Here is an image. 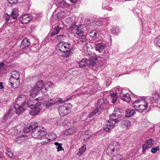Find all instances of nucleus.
Segmentation results:
<instances>
[{
  "instance_id": "09e8293b",
  "label": "nucleus",
  "mask_w": 160,
  "mask_h": 160,
  "mask_svg": "<svg viewBox=\"0 0 160 160\" xmlns=\"http://www.w3.org/2000/svg\"><path fill=\"white\" fill-rule=\"evenodd\" d=\"M18 0H7L8 2L11 4H15L18 1Z\"/></svg>"
},
{
  "instance_id": "dca6fc26",
  "label": "nucleus",
  "mask_w": 160,
  "mask_h": 160,
  "mask_svg": "<svg viewBox=\"0 0 160 160\" xmlns=\"http://www.w3.org/2000/svg\"><path fill=\"white\" fill-rule=\"evenodd\" d=\"M106 47L105 44L103 43H97L95 45V48L97 51H98L99 52H101Z\"/></svg>"
},
{
  "instance_id": "7c9ffc66",
  "label": "nucleus",
  "mask_w": 160,
  "mask_h": 160,
  "mask_svg": "<svg viewBox=\"0 0 160 160\" xmlns=\"http://www.w3.org/2000/svg\"><path fill=\"white\" fill-rule=\"evenodd\" d=\"M77 29H75L76 34L78 36H81L83 35L84 32V29L83 28H79V27H77Z\"/></svg>"
},
{
  "instance_id": "8fccbe9b",
  "label": "nucleus",
  "mask_w": 160,
  "mask_h": 160,
  "mask_svg": "<svg viewBox=\"0 0 160 160\" xmlns=\"http://www.w3.org/2000/svg\"><path fill=\"white\" fill-rule=\"evenodd\" d=\"M21 137H18L17 138H16L15 140V142L17 143L20 144L22 142L21 140Z\"/></svg>"
},
{
  "instance_id": "de8ad7c7",
  "label": "nucleus",
  "mask_w": 160,
  "mask_h": 160,
  "mask_svg": "<svg viewBox=\"0 0 160 160\" xmlns=\"http://www.w3.org/2000/svg\"><path fill=\"white\" fill-rule=\"evenodd\" d=\"M65 100H63L62 98H60L58 99V100L57 101H55V102H57V105L58 104H61L64 102H66Z\"/></svg>"
},
{
  "instance_id": "338daca9",
  "label": "nucleus",
  "mask_w": 160,
  "mask_h": 160,
  "mask_svg": "<svg viewBox=\"0 0 160 160\" xmlns=\"http://www.w3.org/2000/svg\"><path fill=\"white\" fill-rule=\"evenodd\" d=\"M110 121V120H108V122H110V121Z\"/></svg>"
},
{
  "instance_id": "f257e3e1",
  "label": "nucleus",
  "mask_w": 160,
  "mask_h": 160,
  "mask_svg": "<svg viewBox=\"0 0 160 160\" xmlns=\"http://www.w3.org/2000/svg\"><path fill=\"white\" fill-rule=\"evenodd\" d=\"M26 96L23 94L20 95L16 99L14 108L16 113L20 115L25 110V108L30 107L31 110L29 113L31 115L34 116L38 114L40 112V109L37 107L41 105V100L38 98L34 99L32 102L29 101H25Z\"/></svg>"
},
{
  "instance_id": "bf43d9fd",
  "label": "nucleus",
  "mask_w": 160,
  "mask_h": 160,
  "mask_svg": "<svg viewBox=\"0 0 160 160\" xmlns=\"http://www.w3.org/2000/svg\"><path fill=\"white\" fill-rule=\"evenodd\" d=\"M83 140L84 141H87L89 139H87V136H84V134L82 136Z\"/></svg>"
},
{
  "instance_id": "473e14b6",
  "label": "nucleus",
  "mask_w": 160,
  "mask_h": 160,
  "mask_svg": "<svg viewBox=\"0 0 160 160\" xmlns=\"http://www.w3.org/2000/svg\"><path fill=\"white\" fill-rule=\"evenodd\" d=\"M44 85L43 81L40 80L38 81L36 84L35 86L36 87L39 88L41 90L43 87Z\"/></svg>"
},
{
  "instance_id": "e2e57ef3",
  "label": "nucleus",
  "mask_w": 160,
  "mask_h": 160,
  "mask_svg": "<svg viewBox=\"0 0 160 160\" xmlns=\"http://www.w3.org/2000/svg\"><path fill=\"white\" fill-rule=\"evenodd\" d=\"M72 2L75 3L76 2L77 0H69Z\"/></svg>"
},
{
  "instance_id": "3c124183",
  "label": "nucleus",
  "mask_w": 160,
  "mask_h": 160,
  "mask_svg": "<svg viewBox=\"0 0 160 160\" xmlns=\"http://www.w3.org/2000/svg\"><path fill=\"white\" fill-rule=\"evenodd\" d=\"M119 145V142L116 141H113L112 142H111V146H115L116 147Z\"/></svg>"
},
{
  "instance_id": "49530a36",
  "label": "nucleus",
  "mask_w": 160,
  "mask_h": 160,
  "mask_svg": "<svg viewBox=\"0 0 160 160\" xmlns=\"http://www.w3.org/2000/svg\"><path fill=\"white\" fill-rule=\"evenodd\" d=\"M53 85L52 83L50 81H48L46 82L44 86H46L48 88L51 87Z\"/></svg>"
},
{
  "instance_id": "4d7b16f0",
  "label": "nucleus",
  "mask_w": 160,
  "mask_h": 160,
  "mask_svg": "<svg viewBox=\"0 0 160 160\" xmlns=\"http://www.w3.org/2000/svg\"><path fill=\"white\" fill-rule=\"evenodd\" d=\"M75 98H76L75 96H74V95H73V96H72L69 97V98H67V99L65 100V101H68L69 100L74 99Z\"/></svg>"
},
{
  "instance_id": "a878e982",
  "label": "nucleus",
  "mask_w": 160,
  "mask_h": 160,
  "mask_svg": "<svg viewBox=\"0 0 160 160\" xmlns=\"http://www.w3.org/2000/svg\"><path fill=\"white\" fill-rule=\"evenodd\" d=\"M4 19L6 21L5 23H13V22H12V18L11 17L10 15L6 13L4 16Z\"/></svg>"
},
{
  "instance_id": "f8f14e48",
  "label": "nucleus",
  "mask_w": 160,
  "mask_h": 160,
  "mask_svg": "<svg viewBox=\"0 0 160 160\" xmlns=\"http://www.w3.org/2000/svg\"><path fill=\"white\" fill-rule=\"evenodd\" d=\"M32 20L30 16L28 14H25L22 16L20 18V22L22 24H27Z\"/></svg>"
},
{
  "instance_id": "9b49d317",
  "label": "nucleus",
  "mask_w": 160,
  "mask_h": 160,
  "mask_svg": "<svg viewBox=\"0 0 160 160\" xmlns=\"http://www.w3.org/2000/svg\"><path fill=\"white\" fill-rule=\"evenodd\" d=\"M63 42H60L58 43L56 47V49L59 53L62 52V54H64L65 50L64 48Z\"/></svg>"
},
{
  "instance_id": "0e129e2a",
  "label": "nucleus",
  "mask_w": 160,
  "mask_h": 160,
  "mask_svg": "<svg viewBox=\"0 0 160 160\" xmlns=\"http://www.w3.org/2000/svg\"><path fill=\"white\" fill-rule=\"evenodd\" d=\"M112 152H114L115 151V149L114 148H112Z\"/></svg>"
},
{
  "instance_id": "9d476101",
  "label": "nucleus",
  "mask_w": 160,
  "mask_h": 160,
  "mask_svg": "<svg viewBox=\"0 0 160 160\" xmlns=\"http://www.w3.org/2000/svg\"><path fill=\"white\" fill-rule=\"evenodd\" d=\"M105 106V103L104 99L103 98H100L98 101L96 108L99 111L104 109Z\"/></svg>"
},
{
  "instance_id": "412c9836",
  "label": "nucleus",
  "mask_w": 160,
  "mask_h": 160,
  "mask_svg": "<svg viewBox=\"0 0 160 160\" xmlns=\"http://www.w3.org/2000/svg\"><path fill=\"white\" fill-rule=\"evenodd\" d=\"M88 33H89L90 36L91 38L94 40H97V37H96L97 34V32L96 30H92L91 31H89Z\"/></svg>"
},
{
  "instance_id": "f704fd0d",
  "label": "nucleus",
  "mask_w": 160,
  "mask_h": 160,
  "mask_svg": "<svg viewBox=\"0 0 160 160\" xmlns=\"http://www.w3.org/2000/svg\"><path fill=\"white\" fill-rule=\"evenodd\" d=\"M110 2L108 1H106L102 3V8L103 9L109 10L110 8L109 6Z\"/></svg>"
},
{
  "instance_id": "13d9d810",
  "label": "nucleus",
  "mask_w": 160,
  "mask_h": 160,
  "mask_svg": "<svg viewBox=\"0 0 160 160\" xmlns=\"http://www.w3.org/2000/svg\"><path fill=\"white\" fill-rule=\"evenodd\" d=\"M5 65V63L4 62H2L0 63V70Z\"/></svg>"
},
{
  "instance_id": "b1692460",
  "label": "nucleus",
  "mask_w": 160,
  "mask_h": 160,
  "mask_svg": "<svg viewBox=\"0 0 160 160\" xmlns=\"http://www.w3.org/2000/svg\"><path fill=\"white\" fill-rule=\"evenodd\" d=\"M18 15L19 14L18 9L16 8H14L11 14V18H12V19L13 18L14 19H16L18 17Z\"/></svg>"
},
{
  "instance_id": "2eb2a0df",
  "label": "nucleus",
  "mask_w": 160,
  "mask_h": 160,
  "mask_svg": "<svg viewBox=\"0 0 160 160\" xmlns=\"http://www.w3.org/2000/svg\"><path fill=\"white\" fill-rule=\"evenodd\" d=\"M41 90L39 88H37L34 86L30 91V96L32 97H33L38 95L39 94Z\"/></svg>"
},
{
  "instance_id": "864d4df0",
  "label": "nucleus",
  "mask_w": 160,
  "mask_h": 160,
  "mask_svg": "<svg viewBox=\"0 0 160 160\" xmlns=\"http://www.w3.org/2000/svg\"><path fill=\"white\" fill-rule=\"evenodd\" d=\"M84 146H82V149L81 150H80L79 152L80 153V154H82L84 152H85L86 150V147L84 148Z\"/></svg>"
},
{
  "instance_id": "423d86ee",
  "label": "nucleus",
  "mask_w": 160,
  "mask_h": 160,
  "mask_svg": "<svg viewBox=\"0 0 160 160\" xmlns=\"http://www.w3.org/2000/svg\"><path fill=\"white\" fill-rule=\"evenodd\" d=\"M72 105L70 103L64 104L59 108L58 109L59 113L61 116H64L69 113L68 111H70Z\"/></svg>"
},
{
  "instance_id": "ddd939ff",
  "label": "nucleus",
  "mask_w": 160,
  "mask_h": 160,
  "mask_svg": "<svg viewBox=\"0 0 160 160\" xmlns=\"http://www.w3.org/2000/svg\"><path fill=\"white\" fill-rule=\"evenodd\" d=\"M98 58L97 57H91L89 59H88L87 62L88 64V66L93 67L98 62Z\"/></svg>"
},
{
  "instance_id": "052dcab7",
  "label": "nucleus",
  "mask_w": 160,
  "mask_h": 160,
  "mask_svg": "<svg viewBox=\"0 0 160 160\" xmlns=\"http://www.w3.org/2000/svg\"><path fill=\"white\" fill-rule=\"evenodd\" d=\"M84 136H87V139H89L91 137V135L87 133L84 134Z\"/></svg>"
},
{
  "instance_id": "72a5a7b5",
  "label": "nucleus",
  "mask_w": 160,
  "mask_h": 160,
  "mask_svg": "<svg viewBox=\"0 0 160 160\" xmlns=\"http://www.w3.org/2000/svg\"><path fill=\"white\" fill-rule=\"evenodd\" d=\"M13 109L12 108H11L8 111L7 113L4 115L3 117V119L5 120H7L8 117L12 115V113H11V111Z\"/></svg>"
},
{
  "instance_id": "4be33fe9",
  "label": "nucleus",
  "mask_w": 160,
  "mask_h": 160,
  "mask_svg": "<svg viewBox=\"0 0 160 160\" xmlns=\"http://www.w3.org/2000/svg\"><path fill=\"white\" fill-rule=\"evenodd\" d=\"M111 31L113 34L117 36L120 32V31L118 27L114 26L112 27Z\"/></svg>"
},
{
  "instance_id": "603ef678",
  "label": "nucleus",
  "mask_w": 160,
  "mask_h": 160,
  "mask_svg": "<svg viewBox=\"0 0 160 160\" xmlns=\"http://www.w3.org/2000/svg\"><path fill=\"white\" fill-rule=\"evenodd\" d=\"M96 24L97 25H98V26H102L103 25V23L102 22L100 21H98L96 23Z\"/></svg>"
},
{
  "instance_id": "a19ab883",
  "label": "nucleus",
  "mask_w": 160,
  "mask_h": 160,
  "mask_svg": "<svg viewBox=\"0 0 160 160\" xmlns=\"http://www.w3.org/2000/svg\"><path fill=\"white\" fill-rule=\"evenodd\" d=\"M99 111L96 108V109L89 114L88 118H91L92 116H94Z\"/></svg>"
},
{
  "instance_id": "58836bf2",
  "label": "nucleus",
  "mask_w": 160,
  "mask_h": 160,
  "mask_svg": "<svg viewBox=\"0 0 160 160\" xmlns=\"http://www.w3.org/2000/svg\"><path fill=\"white\" fill-rule=\"evenodd\" d=\"M81 38H79L80 41L82 43H85L87 41V39L85 35H82L81 36Z\"/></svg>"
},
{
  "instance_id": "c03bdc74",
  "label": "nucleus",
  "mask_w": 160,
  "mask_h": 160,
  "mask_svg": "<svg viewBox=\"0 0 160 160\" xmlns=\"http://www.w3.org/2000/svg\"><path fill=\"white\" fill-rule=\"evenodd\" d=\"M82 26V25L81 24L77 25H76L75 24H74L73 25H72L70 29L71 30H73L74 29L75 30V29H77V28H78L77 27H79V28H82L81 26Z\"/></svg>"
},
{
  "instance_id": "20e7f679",
  "label": "nucleus",
  "mask_w": 160,
  "mask_h": 160,
  "mask_svg": "<svg viewBox=\"0 0 160 160\" xmlns=\"http://www.w3.org/2000/svg\"><path fill=\"white\" fill-rule=\"evenodd\" d=\"M145 98H141V99L136 100L132 103V107L139 112H142L147 109L149 103L146 101ZM146 98L147 99V97Z\"/></svg>"
},
{
  "instance_id": "2f4dec72",
  "label": "nucleus",
  "mask_w": 160,
  "mask_h": 160,
  "mask_svg": "<svg viewBox=\"0 0 160 160\" xmlns=\"http://www.w3.org/2000/svg\"><path fill=\"white\" fill-rule=\"evenodd\" d=\"M65 12H66L65 11H60V12H59L56 14V16L58 18L60 19L63 18L64 17H66V16L65 15Z\"/></svg>"
},
{
  "instance_id": "a18cd8bd",
  "label": "nucleus",
  "mask_w": 160,
  "mask_h": 160,
  "mask_svg": "<svg viewBox=\"0 0 160 160\" xmlns=\"http://www.w3.org/2000/svg\"><path fill=\"white\" fill-rule=\"evenodd\" d=\"M159 150V147H155L153 148L151 150V152L153 153H156L157 151Z\"/></svg>"
},
{
  "instance_id": "ea45409f",
  "label": "nucleus",
  "mask_w": 160,
  "mask_h": 160,
  "mask_svg": "<svg viewBox=\"0 0 160 160\" xmlns=\"http://www.w3.org/2000/svg\"><path fill=\"white\" fill-rule=\"evenodd\" d=\"M48 87L45 86H43L41 90L42 92V93L45 95H47L48 94V93H47V92L48 91Z\"/></svg>"
},
{
  "instance_id": "37998d69",
  "label": "nucleus",
  "mask_w": 160,
  "mask_h": 160,
  "mask_svg": "<svg viewBox=\"0 0 160 160\" xmlns=\"http://www.w3.org/2000/svg\"><path fill=\"white\" fill-rule=\"evenodd\" d=\"M103 129L106 132H109L110 130V124H106L103 127Z\"/></svg>"
},
{
  "instance_id": "aec40b11",
  "label": "nucleus",
  "mask_w": 160,
  "mask_h": 160,
  "mask_svg": "<svg viewBox=\"0 0 160 160\" xmlns=\"http://www.w3.org/2000/svg\"><path fill=\"white\" fill-rule=\"evenodd\" d=\"M88 59H82L79 63V66L80 68H84V67L88 66V64L87 62Z\"/></svg>"
},
{
  "instance_id": "5701e85b",
  "label": "nucleus",
  "mask_w": 160,
  "mask_h": 160,
  "mask_svg": "<svg viewBox=\"0 0 160 160\" xmlns=\"http://www.w3.org/2000/svg\"><path fill=\"white\" fill-rule=\"evenodd\" d=\"M75 130V128L74 127H71L65 131L64 134L66 135H72L74 133Z\"/></svg>"
},
{
  "instance_id": "4c0bfd02",
  "label": "nucleus",
  "mask_w": 160,
  "mask_h": 160,
  "mask_svg": "<svg viewBox=\"0 0 160 160\" xmlns=\"http://www.w3.org/2000/svg\"><path fill=\"white\" fill-rule=\"evenodd\" d=\"M54 144L56 146H57V151L58 152L61 151L62 150H64V149L62 148V144L61 143H59L58 142H56L54 143Z\"/></svg>"
},
{
  "instance_id": "79ce46f5",
  "label": "nucleus",
  "mask_w": 160,
  "mask_h": 160,
  "mask_svg": "<svg viewBox=\"0 0 160 160\" xmlns=\"http://www.w3.org/2000/svg\"><path fill=\"white\" fill-rule=\"evenodd\" d=\"M11 150L10 149L8 148L6 152V154L10 158H12L13 156V153L11 152Z\"/></svg>"
},
{
  "instance_id": "7ed1b4c3",
  "label": "nucleus",
  "mask_w": 160,
  "mask_h": 160,
  "mask_svg": "<svg viewBox=\"0 0 160 160\" xmlns=\"http://www.w3.org/2000/svg\"><path fill=\"white\" fill-rule=\"evenodd\" d=\"M41 127L38 126L37 122H32L29 123L24 127L23 131L24 132L28 133L31 132L32 137L36 139H40L39 136L40 128Z\"/></svg>"
},
{
  "instance_id": "f3484780",
  "label": "nucleus",
  "mask_w": 160,
  "mask_h": 160,
  "mask_svg": "<svg viewBox=\"0 0 160 160\" xmlns=\"http://www.w3.org/2000/svg\"><path fill=\"white\" fill-rule=\"evenodd\" d=\"M62 29V27L60 26V25L58 24L55 26L52 32L51 33V37L58 33Z\"/></svg>"
},
{
  "instance_id": "1a4fd4ad",
  "label": "nucleus",
  "mask_w": 160,
  "mask_h": 160,
  "mask_svg": "<svg viewBox=\"0 0 160 160\" xmlns=\"http://www.w3.org/2000/svg\"><path fill=\"white\" fill-rule=\"evenodd\" d=\"M154 141L152 138L147 140L142 146V152L144 153L146 150L151 148L154 144Z\"/></svg>"
},
{
  "instance_id": "5fc2aeb1",
  "label": "nucleus",
  "mask_w": 160,
  "mask_h": 160,
  "mask_svg": "<svg viewBox=\"0 0 160 160\" xmlns=\"http://www.w3.org/2000/svg\"><path fill=\"white\" fill-rule=\"evenodd\" d=\"M51 140V139H48L47 141H42L41 142V144L42 145H44L45 144H47L48 142H49V141Z\"/></svg>"
},
{
  "instance_id": "c9c22d12",
  "label": "nucleus",
  "mask_w": 160,
  "mask_h": 160,
  "mask_svg": "<svg viewBox=\"0 0 160 160\" xmlns=\"http://www.w3.org/2000/svg\"><path fill=\"white\" fill-rule=\"evenodd\" d=\"M119 112H120V110L118 108H114V110L112 113V115H111V117H116V116H118V115H119L118 113Z\"/></svg>"
},
{
  "instance_id": "4468645a",
  "label": "nucleus",
  "mask_w": 160,
  "mask_h": 160,
  "mask_svg": "<svg viewBox=\"0 0 160 160\" xmlns=\"http://www.w3.org/2000/svg\"><path fill=\"white\" fill-rule=\"evenodd\" d=\"M30 44L29 39L27 38H25L22 41L20 47L22 49H23L27 48Z\"/></svg>"
},
{
  "instance_id": "774afa93",
  "label": "nucleus",
  "mask_w": 160,
  "mask_h": 160,
  "mask_svg": "<svg viewBox=\"0 0 160 160\" xmlns=\"http://www.w3.org/2000/svg\"><path fill=\"white\" fill-rule=\"evenodd\" d=\"M12 22H14V21H13V20H12Z\"/></svg>"
},
{
  "instance_id": "0eeeda50",
  "label": "nucleus",
  "mask_w": 160,
  "mask_h": 160,
  "mask_svg": "<svg viewBox=\"0 0 160 160\" xmlns=\"http://www.w3.org/2000/svg\"><path fill=\"white\" fill-rule=\"evenodd\" d=\"M19 77L16 78L12 75L9 78V83L11 87L13 88H17L20 85Z\"/></svg>"
},
{
  "instance_id": "6e6d98bb",
  "label": "nucleus",
  "mask_w": 160,
  "mask_h": 160,
  "mask_svg": "<svg viewBox=\"0 0 160 160\" xmlns=\"http://www.w3.org/2000/svg\"><path fill=\"white\" fill-rule=\"evenodd\" d=\"M109 147L108 146L106 150L104 151V152L105 153H106L107 155L109 156L110 152H109Z\"/></svg>"
},
{
  "instance_id": "e433bc0d",
  "label": "nucleus",
  "mask_w": 160,
  "mask_h": 160,
  "mask_svg": "<svg viewBox=\"0 0 160 160\" xmlns=\"http://www.w3.org/2000/svg\"><path fill=\"white\" fill-rule=\"evenodd\" d=\"M66 39L65 35H58L57 37V39L58 41L63 42V41L65 40Z\"/></svg>"
},
{
  "instance_id": "a211bd4d",
  "label": "nucleus",
  "mask_w": 160,
  "mask_h": 160,
  "mask_svg": "<svg viewBox=\"0 0 160 160\" xmlns=\"http://www.w3.org/2000/svg\"><path fill=\"white\" fill-rule=\"evenodd\" d=\"M119 122V121L118 118H111V129L114 128L116 126H117Z\"/></svg>"
},
{
  "instance_id": "c756f323",
  "label": "nucleus",
  "mask_w": 160,
  "mask_h": 160,
  "mask_svg": "<svg viewBox=\"0 0 160 160\" xmlns=\"http://www.w3.org/2000/svg\"><path fill=\"white\" fill-rule=\"evenodd\" d=\"M152 98L155 102L157 103L159 100L160 95L158 93L156 92L152 94Z\"/></svg>"
},
{
  "instance_id": "bb28decb",
  "label": "nucleus",
  "mask_w": 160,
  "mask_h": 160,
  "mask_svg": "<svg viewBox=\"0 0 160 160\" xmlns=\"http://www.w3.org/2000/svg\"><path fill=\"white\" fill-rule=\"evenodd\" d=\"M39 133V136H40V139H42L43 138H44L45 136H46L47 134V132L45 129H44L42 128V129L40 128V131Z\"/></svg>"
},
{
  "instance_id": "39448f33",
  "label": "nucleus",
  "mask_w": 160,
  "mask_h": 160,
  "mask_svg": "<svg viewBox=\"0 0 160 160\" xmlns=\"http://www.w3.org/2000/svg\"><path fill=\"white\" fill-rule=\"evenodd\" d=\"M64 48L65 50L64 54L62 55V56L64 58H67L71 55L72 52L74 50V48L72 46L71 44L68 42H63Z\"/></svg>"
},
{
  "instance_id": "6ab92c4d",
  "label": "nucleus",
  "mask_w": 160,
  "mask_h": 160,
  "mask_svg": "<svg viewBox=\"0 0 160 160\" xmlns=\"http://www.w3.org/2000/svg\"><path fill=\"white\" fill-rule=\"evenodd\" d=\"M136 113L135 111L133 109H128L125 112V117H129Z\"/></svg>"
},
{
  "instance_id": "cd10ccee",
  "label": "nucleus",
  "mask_w": 160,
  "mask_h": 160,
  "mask_svg": "<svg viewBox=\"0 0 160 160\" xmlns=\"http://www.w3.org/2000/svg\"><path fill=\"white\" fill-rule=\"evenodd\" d=\"M57 6L58 7H60L62 8H67L68 7V4L66 2L63 0L60 2H58L57 4Z\"/></svg>"
},
{
  "instance_id": "69168bd1",
  "label": "nucleus",
  "mask_w": 160,
  "mask_h": 160,
  "mask_svg": "<svg viewBox=\"0 0 160 160\" xmlns=\"http://www.w3.org/2000/svg\"><path fill=\"white\" fill-rule=\"evenodd\" d=\"M88 21H89V19H88Z\"/></svg>"
},
{
  "instance_id": "393cba45",
  "label": "nucleus",
  "mask_w": 160,
  "mask_h": 160,
  "mask_svg": "<svg viewBox=\"0 0 160 160\" xmlns=\"http://www.w3.org/2000/svg\"><path fill=\"white\" fill-rule=\"evenodd\" d=\"M153 43L156 47L160 48V35L155 38L153 41Z\"/></svg>"
},
{
  "instance_id": "c85d7f7f",
  "label": "nucleus",
  "mask_w": 160,
  "mask_h": 160,
  "mask_svg": "<svg viewBox=\"0 0 160 160\" xmlns=\"http://www.w3.org/2000/svg\"><path fill=\"white\" fill-rule=\"evenodd\" d=\"M121 125L122 127H128L130 126L131 124V122L129 120H123L121 123Z\"/></svg>"
},
{
  "instance_id": "6e6552de",
  "label": "nucleus",
  "mask_w": 160,
  "mask_h": 160,
  "mask_svg": "<svg viewBox=\"0 0 160 160\" xmlns=\"http://www.w3.org/2000/svg\"><path fill=\"white\" fill-rule=\"evenodd\" d=\"M38 98L41 100V105L39 106H37V108H38L40 109V110H41V108L42 107V106L46 107V108H47L50 107L54 105L57 104V102H55V101H53L52 99H50V100L45 101L43 103H42V100L41 98L39 97Z\"/></svg>"
},
{
  "instance_id": "f03ea898",
  "label": "nucleus",
  "mask_w": 160,
  "mask_h": 160,
  "mask_svg": "<svg viewBox=\"0 0 160 160\" xmlns=\"http://www.w3.org/2000/svg\"><path fill=\"white\" fill-rule=\"evenodd\" d=\"M118 96L120 98L128 103H129L131 100L130 95L128 92L123 93V90L119 86H117L116 92L111 93V100L112 103L115 102L117 100Z\"/></svg>"
},
{
  "instance_id": "680f3d73",
  "label": "nucleus",
  "mask_w": 160,
  "mask_h": 160,
  "mask_svg": "<svg viewBox=\"0 0 160 160\" xmlns=\"http://www.w3.org/2000/svg\"><path fill=\"white\" fill-rule=\"evenodd\" d=\"M3 88V83L2 82H0V89H2Z\"/></svg>"
}]
</instances>
